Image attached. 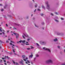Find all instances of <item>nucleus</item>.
I'll return each mask as SVG.
<instances>
[{
  "instance_id": "63",
  "label": "nucleus",
  "mask_w": 65,
  "mask_h": 65,
  "mask_svg": "<svg viewBox=\"0 0 65 65\" xmlns=\"http://www.w3.org/2000/svg\"><path fill=\"white\" fill-rule=\"evenodd\" d=\"M31 64H33V62H31Z\"/></svg>"
},
{
  "instance_id": "41",
  "label": "nucleus",
  "mask_w": 65,
  "mask_h": 65,
  "mask_svg": "<svg viewBox=\"0 0 65 65\" xmlns=\"http://www.w3.org/2000/svg\"><path fill=\"white\" fill-rule=\"evenodd\" d=\"M60 53L61 54H63V52H60Z\"/></svg>"
},
{
  "instance_id": "29",
  "label": "nucleus",
  "mask_w": 65,
  "mask_h": 65,
  "mask_svg": "<svg viewBox=\"0 0 65 65\" xmlns=\"http://www.w3.org/2000/svg\"><path fill=\"white\" fill-rule=\"evenodd\" d=\"M57 34L58 35H60V33L59 32H58V33H57Z\"/></svg>"
},
{
  "instance_id": "57",
  "label": "nucleus",
  "mask_w": 65,
  "mask_h": 65,
  "mask_svg": "<svg viewBox=\"0 0 65 65\" xmlns=\"http://www.w3.org/2000/svg\"><path fill=\"white\" fill-rule=\"evenodd\" d=\"M21 45H23V46H24V45L23 44H21Z\"/></svg>"
},
{
  "instance_id": "61",
  "label": "nucleus",
  "mask_w": 65,
  "mask_h": 65,
  "mask_svg": "<svg viewBox=\"0 0 65 65\" xmlns=\"http://www.w3.org/2000/svg\"><path fill=\"white\" fill-rule=\"evenodd\" d=\"M61 65H65V64H61Z\"/></svg>"
},
{
  "instance_id": "48",
  "label": "nucleus",
  "mask_w": 65,
  "mask_h": 65,
  "mask_svg": "<svg viewBox=\"0 0 65 65\" xmlns=\"http://www.w3.org/2000/svg\"><path fill=\"white\" fill-rule=\"evenodd\" d=\"M0 62H2V60H0Z\"/></svg>"
},
{
  "instance_id": "36",
  "label": "nucleus",
  "mask_w": 65,
  "mask_h": 65,
  "mask_svg": "<svg viewBox=\"0 0 65 65\" xmlns=\"http://www.w3.org/2000/svg\"><path fill=\"white\" fill-rule=\"evenodd\" d=\"M11 42H12V43H14V42H13V41H11Z\"/></svg>"
},
{
  "instance_id": "37",
  "label": "nucleus",
  "mask_w": 65,
  "mask_h": 65,
  "mask_svg": "<svg viewBox=\"0 0 65 65\" xmlns=\"http://www.w3.org/2000/svg\"><path fill=\"white\" fill-rule=\"evenodd\" d=\"M55 14H58V13L57 12H55Z\"/></svg>"
},
{
  "instance_id": "46",
  "label": "nucleus",
  "mask_w": 65,
  "mask_h": 65,
  "mask_svg": "<svg viewBox=\"0 0 65 65\" xmlns=\"http://www.w3.org/2000/svg\"><path fill=\"white\" fill-rule=\"evenodd\" d=\"M36 9H35V10L34 11V12H36Z\"/></svg>"
},
{
  "instance_id": "55",
  "label": "nucleus",
  "mask_w": 65,
  "mask_h": 65,
  "mask_svg": "<svg viewBox=\"0 0 65 65\" xmlns=\"http://www.w3.org/2000/svg\"><path fill=\"white\" fill-rule=\"evenodd\" d=\"M4 17H5V18H6V16H4Z\"/></svg>"
},
{
  "instance_id": "54",
  "label": "nucleus",
  "mask_w": 65,
  "mask_h": 65,
  "mask_svg": "<svg viewBox=\"0 0 65 65\" xmlns=\"http://www.w3.org/2000/svg\"><path fill=\"white\" fill-rule=\"evenodd\" d=\"M28 18L29 17H26V19H28Z\"/></svg>"
},
{
  "instance_id": "1",
  "label": "nucleus",
  "mask_w": 65,
  "mask_h": 65,
  "mask_svg": "<svg viewBox=\"0 0 65 65\" xmlns=\"http://www.w3.org/2000/svg\"><path fill=\"white\" fill-rule=\"evenodd\" d=\"M45 63H46V64H49L50 63H53V61H52V60L49 59L45 61Z\"/></svg>"
},
{
  "instance_id": "52",
  "label": "nucleus",
  "mask_w": 65,
  "mask_h": 65,
  "mask_svg": "<svg viewBox=\"0 0 65 65\" xmlns=\"http://www.w3.org/2000/svg\"><path fill=\"white\" fill-rule=\"evenodd\" d=\"M8 17H11V16L10 15H8Z\"/></svg>"
},
{
  "instance_id": "32",
  "label": "nucleus",
  "mask_w": 65,
  "mask_h": 65,
  "mask_svg": "<svg viewBox=\"0 0 65 65\" xmlns=\"http://www.w3.org/2000/svg\"><path fill=\"white\" fill-rule=\"evenodd\" d=\"M36 58H34V61H35V60H36Z\"/></svg>"
},
{
  "instance_id": "62",
  "label": "nucleus",
  "mask_w": 65,
  "mask_h": 65,
  "mask_svg": "<svg viewBox=\"0 0 65 65\" xmlns=\"http://www.w3.org/2000/svg\"><path fill=\"white\" fill-rule=\"evenodd\" d=\"M17 26H19V24H17Z\"/></svg>"
},
{
  "instance_id": "13",
  "label": "nucleus",
  "mask_w": 65,
  "mask_h": 65,
  "mask_svg": "<svg viewBox=\"0 0 65 65\" xmlns=\"http://www.w3.org/2000/svg\"><path fill=\"white\" fill-rule=\"evenodd\" d=\"M18 18L19 20H22V19H23V18H22L21 17H19Z\"/></svg>"
},
{
  "instance_id": "6",
  "label": "nucleus",
  "mask_w": 65,
  "mask_h": 65,
  "mask_svg": "<svg viewBox=\"0 0 65 65\" xmlns=\"http://www.w3.org/2000/svg\"><path fill=\"white\" fill-rule=\"evenodd\" d=\"M19 63H20V64H21L22 65H25V64L23 63V62H22V61H20Z\"/></svg>"
},
{
  "instance_id": "19",
  "label": "nucleus",
  "mask_w": 65,
  "mask_h": 65,
  "mask_svg": "<svg viewBox=\"0 0 65 65\" xmlns=\"http://www.w3.org/2000/svg\"><path fill=\"white\" fill-rule=\"evenodd\" d=\"M50 14H51V15H52V16H54V14H53V13H51Z\"/></svg>"
},
{
  "instance_id": "31",
  "label": "nucleus",
  "mask_w": 65,
  "mask_h": 65,
  "mask_svg": "<svg viewBox=\"0 0 65 65\" xmlns=\"http://www.w3.org/2000/svg\"><path fill=\"white\" fill-rule=\"evenodd\" d=\"M22 42V40H20V41H19V42L20 43H21Z\"/></svg>"
},
{
  "instance_id": "12",
  "label": "nucleus",
  "mask_w": 65,
  "mask_h": 65,
  "mask_svg": "<svg viewBox=\"0 0 65 65\" xmlns=\"http://www.w3.org/2000/svg\"><path fill=\"white\" fill-rule=\"evenodd\" d=\"M35 26L36 27H37V28H38L39 27V26L36 25V24H35Z\"/></svg>"
},
{
  "instance_id": "35",
  "label": "nucleus",
  "mask_w": 65,
  "mask_h": 65,
  "mask_svg": "<svg viewBox=\"0 0 65 65\" xmlns=\"http://www.w3.org/2000/svg\"><path fill=\"white\" fill-rule=\"evenodd\" d=\"M24 38V39H25V37L23 35L22 36Z\"/></svg>"
},
{
  "instance_id": "42",
  "label": "nucleus",
  "mask_w": 65,
  "mask_h": 65,
  "mask_svg": "<svg viewBox=\"0 0 65 65\" xmlns=\"http://www.w3.org/2000/svg\"><path fill=\"white\" fill-rule=\"evenodd\" d=\"M13 62L14 64H15V62L14 61H13Z\"/></svg>"
},
{
  "instance_id": "26",
  "label": "nucleus",
  "mask_w": 65,
  "mask_h": 65,
  "mask_svg": "<svg viewBox=\"0 0 65 65\" xmlns=\"http://www.w3.org/2000/svg\"><path fill=\"white\" fill-rule=\"evenodd\" d=\"M43 50H45V49H46V48H45V47H44L43 48Z\"/></svg>"
},
{
  "instance_id": "30",
  "label": "nucleus",
  "mask_w": 65,
  "mask_h": 65,
  "mask_svg": "<svg viewBox=\"0 0 65 65\" xmlns=\"http://www.w3.org/2000/svg\"><path fill=\"white\" fill-rule=\"evenodd\" d=\"M44 14H43L42 13L41 14V16H43Z\"/></svg>"
},
{
  "instance_id": "24",
  "label": "nucleus",
  "mask_w": 65,
  "mask_h": 65,
  "mask_svg": "<svg viewBox=\"0 0 65 65\" xmlns=\"http://www.w3.org/2000/svg\"><path fill=\"white\" fill-rule=\"evenodd\" d=\"M42 7L43 8V9H44V7L43 6H42Z\"/></svg>"
},
{
  "instance_id": "50",
  "label": "nucleus",
  "mask_w": 65,
  "mask_h": 65,
  "mask_svg": "<svg viewBox=\"0 0 65 65\" xmlns=\"http://www.w3.org/2000/svg\"><path fill=\"white\" fill-rule=\"evenodd\" d=\"M23 35H24L25 36H26V35L25 34H23Z\"/></svg>"
},
{
  "instance_id": "53",
  "label": "nucleus",
  "mask_w": 65,
  "mask_h": 65,
  "mask_svg": "<svg viewBox=\"0 0 65 65\" xmlns=\"http://www.w3.org/2000/svg\"><path fill=\"white\" fill-rule=\"evenodd\" d=\"M4 62H6V60H4Z\"/></svg>"
},
{
  "instance_id": "16",
  "label": "nucleus",
  "mask_w": 65,
  "mask_h": 65,
  "mask_svg": "<svg viewBox=\"0 0 65 65\" xmlns=\"http://www.w3.org/2000/svg\"><path fill=\"white\" fill-rule=\"evenodd\" d=\"M36 57H39V55L38 54H36Z\"/></svg>"
},
{
  "instance_id": "33",
  "label": "nucleus",
  "mask_w": 65,
  "mask_h": 65,
  "mask_svg": "<svg viewBox=\"0 0 65 65\" xmlns=\"http://www.w3.org/2000/svg\"><path fill=\"white\" fill-rule=\"evenodd\" d=\"M13 33V34H14V35H16L17 34V33Z\"/></svg>"
},
{
  "instance_id": "18",
  "label": "nucleus",
  "mask_w": 65,
  "mask_h": 65,
  "mask_svg": "<svg viewBox=\"0 0 65 65\" xmlns=\"http://www.w3.org/2000/svg\"><path fill=\"white\" fill-rule=\"evenodd\" d=\"M22 57L24 58H24H25V55H23L22 56Z\"/></svg>"
},
{
  "instance_id": "5",
  "label": "nucleus",
  "mask_w": 65,
  "mask_h": 65,
  "mask_svg": "<svg viewBox=\"0 0 65 65\" xmlns=\"http://www.w3.org/2000/svg\"><path fill=\"white\" fill-rule=\"evenodd\" d=\"M12 48H12V50H13V53H15V50H16L15 49H14V47H13V46H12Z\"/></svg>"
},
{
  "instance_id": "49",
  "label": "nucleus",
  "mask_w": 65,
  "mask_h": 65,
  "mask_svg": "<svg viewBox=\"0 0 65 65\" xmlns=\"http://www.w3.org/2000/svg\"><path fill=\"white\" fill-rule=\"evenodd\" d=\"M6 42L7 43H8L9 42V41H6Z\"/></svg>"
},
{
  "instance_id": "8",
  "label": "nucleus",
  "mask_w": 65,
  "mask_h": 65,
  "mask_svg": "<svg viewBox=\"0 0 65 65\" xmlns=\"http://www.w3.org/2000/svg\"><path fill=\"white\" fill-rule=\"evenodd\" d=\"M22 42L24 44H25V42H26V41L25 40H22Z\"/></svg>"
},
{
  "instance_id": "21",
  "label": "nucleus",
  "mask_w": 65,
  "mask_h": 65,
  "mask_svg": "<svg viewBox=\"0 0 65 65\" xmlns=\"http://www.w3.org/2000/svg\"><path fill=\"white\" fill-rule=\"evenodd\" d=\"M56 5H57V6H59V3H57Z\"/></svg>"
},
{
  "instance_id": "2",
  "label": "nucleus",
  "mask_w": 65,
  "mask_h": 65,
  "mask_svg": "<svg viewBox=\"0 0 65 65\" xmlns=\"http://www.w3.org/2000/svg\"><path fill=\"white\" fill-rule=\"evenodd\" d=\"M40 43L42 45H45L46 44V42L45 41H41Z\"/></svg>"
},
{
  "instance_id": "7",
  "label": "nucleus",
  "mask_w": 65,
  "mask_h": 65,
  "mask_svg": "<svg viewBox=\"0 0 65 65\" xmlns=\"http://www.w3.org/2000/svg\"><path fill=\"white\" fill-rule=\"evenodd\" d=\"M16 36L17 39H18V37L19 36V34H18V35H16Z\"/></svg>"
},
{
  "instance_id": "14",
  "label": "nucleus",
  "mask_w": 65,
  "mask_h": 65,
  "mask_svg": "<svg viewBox=\"0 0 65 65\" xmlns=\"http://www.w3.org/2000/svg\"><path fill=\"white\" fill-rule=\"evenodd\" d=\"M2 28L1 27H0V31H1V32H2Z\"/></svg>"
},
{
  "instance_id": "4",
  "label": "nucleus",
  "mask_w": 65,
  "mask_h": 65,
  "mask_svg": "<svg viewBox=\"0 0 65 65\" xmlns=\"http://www.w3.org/2000/svg\"><path fill=\"white\" fill-rule=\"evenodd\" d=\"M45 51H48L50 53H51V50L50 49L48 48H46L45 49Z\"/></svg>"
},
{
  "instance_id": "39",
  "label": "nucleus",
  "mask_w": 65,
  "mask_h": 65,
  "mask_svg": "<svg viewBox=\"0 0 65 65\" xmlns=\"http://www.w3.org/2000/svg\"><path fill=\"white\" fill-rule=\"evenodd\" d=\"M16 65H19V63H18L17 62H16Z\"/></svg>"
},
{
  "instance_id": "60",
  "label": "nucleus",
  "mask_w": 65,
  "mask_h": 65,
  "mask_svg": "<svg viewBox=\"0 0 65 65\" xmlns=\"http://www.w3.org/2000/svg\"><path fill=\"white\" fill-rule=\"evenodd\" d=\"M2 33H3V34H5V33H4V32H2Z\"/></svg>"
},
{
  "instance_id": "28",
  "label": "nucleus",
  "mask_w": 65,
  "mask_h": 65,
  "mask_svg": "<svg viewBox=\"0 0 65 65\" xmlns=\"http://www.w3.org/2000/svg\"><path fill=\"white\" fill-rule=\"evenodd\" d=\"M61 20H64V19L63 18H61Z\"/></svg>"
},
{
  "instance_id": "59",
  "label": "nucleus",
  "mask_w": 65,
  "mask_h": 65,
  "mask_svg": "<svg viewBox=\"0 0 65 65\" xmlns=\"http://www.w3.org/2000/svg\"><path fill=\"white\" fill-rule=\"evenodd\" d=\"M2 58L3 59V60H4V58H3V57H2Z\"/></svg>"
},
{
  "instance_id": "27",
  "label": "nucleus",
  "mask_w": 65,
  "mask_h": 65,
  "mask_svg": "<svg viewBox=\"0 0 65 65\" xmlns=\"http://www.w3.org/2000/svg\"><path fill=\"white\" fill-rule=\"evenodd\" d=\"M17 28H15L14 27H13V30H14V29L17 30Z\"/></svg>"
},
{
  "instance_id": "40",
  "label": "nucleus",
  "mask_w": 65,
  "mask_h": 65,
  "mask_svg": "<svg viewBox=\"0 0 65 65\" xmlns=\"http://www.w3.org/2000/svg\"><path fill=\"white\" fill-rule=\"evenodd\" d=\"M38 11H40V9H38Z\"/></svg>"
},
{
  "instance_id": "47",
  "label": "nucleus",
  "mask_w": 65,
  "mask_h": 65,
  "mask_svg": "<svg viewBox=\"0 0 65 65\" xmlns=\"http://www.w3.org/2000/svg\"><path fill=\"white\" fill-rule=\"evenodd\" d=\"M58 48H60V46H58Z\"/></svg>"
},
{
  "instance_id": "43",
  "label": "nucleus",
  "mask_w": 65,
  "mask_h": 65,
  "mask_svg": "<svg viewBox=\"0 0 65 65\" xmlns=\"http://www.w3.org/2000/svg\"><path fill=\"white\" fill-rule=\"evenodd\" d=\"M27 49L28 50H30V48H27Z\"/></svg>"
},
{
  "instance_id": "9",
  "label": "nucleus",
  "mask_w": 65,
  "mask_h": 65,
  "mask_svg": "<svg viewBox=\"0 0 65 65\" xmlns=\"http://www.w3.org/2000/svg\"><path fill=\"white\" fill-rule=\"evenodd\" d=\"M54 41H55V42L56 41H57L58 40V39L57 38L55 39H54L53 40Z\"/></svg>"
},
{
  "instance_id": "11",
  "label": "nucleus",
  "mask_w": 65,
  "mask_h": 65,
  "mask_svg": "<svg viewBox=\"0 0 65 65\" xmlns=\"http://www.w3.org/2000/svg\"><path fill=\"white\" fill-rule=\"evenodd\" d=\"M28 59L27 57H26V58L25 59H23V60H24L25 61H26V60H27Z\"/></svg>"
},
{
  "instance_id": "58",
  "label": "nucleus",
  "mask_w": 65,
  "mask_h": 65,
  "mask_svg": "<svg viewBox=\"0 0 65 65\" xmlns=\"http://www.w3.org/2000/svg\"><path fill=\"white\" fill-rule=\"evenodd\" d=\"M6 25L7 27H8V25H7V24H6Z\"/></svg>"
},
{
  "instance_id": "44",
  "label": "nucleus",
  "mask_w": 65,
  "mask_h": 65,
  "mask_svg": "<svg viewBox=\"0 0 65 65\" xmlns=\"http://www.w3.org/2000/svg\"><path fill=\"white\" fill-rule=\"evenodd\" d=\"M27 62H28V63H30V62H29V60H27Z\"/></svg>"
},
{
  "instance_id": "23",
  "label": "nucleus",
  "mask_w": 65,
  "mask_h": 65,
  "mask_svg": "<svg viewBox=\"0 0 65 65\" xmlns=\"http://www.w3.org/2000/svg\"><path fill=\"white\" fill-rule=\"evenodd\" d=\"M41 24L42 25H44V22H42Z\"/></svg>"
},
{
  "instance_id": "17",
  "label": "nucleus",
  "mask_w": 65,
  "mask_h": 65,
  "mask_svg": "<svg viewBox=\"0 0 65 65\" xmlns=\"http://www.w3.org/2000/svg\"><path fill=\"white\" fill-rule=\"evenodd\" d=\"M10 45H13V46H15L14 45L12 44V43H10Z\"/></svg>"
},
{
  "instance_id": "64",
  "label": "nucleus",
  "mask_w": 65,
  "mask_h": 65,
  "mask_svg": "<svg viewBox=\"0 0 65 65\" xmlns=\"http://www.w3.org/2000/svg\"><path fill=\"white\" fill-rule=\"evenodd\" d=\"M0 5L1 6H2V4H0Z\"/></svg>"
},
{
  "instance_id": "22",
  "label": "nucleus",
  "mask_w": 65,
  "mask_h": 65,
  "mask_svg": "<svg viewBox=\"0 0 65 65\" xmlns=\"http://www.w3.org/2000/svg\"><path fill=\"white\" fill-rule=\"evenodd\" d=\"M35 7H37V5L36 4V5H35Z\"/></svg>"
},
{
  "instance_id": "10",
  "label": "nucleus",
  "mask_w": 65,
  "mask_h": 65,
  "mask_svg": "<svg viewBox=\"0 0 65 65\" xmlns=\"http://www.w3.org/2000/svg\"><path fill=\"white\" fill-rule=\"evenodd\" d=\"M32 57H33V54L32 53L31 55L29 56V58H32Z\"/></svg>"
},
{
  "instance_id": "51",
  "label": "nucleus",
  "mask_w": 65,
  "mask_h": 65,
  "mask_svg": "<svg viewBox=\"0 0 65 65\" xmlns=\"http://www.w3.org/2000/svg\"><path fill=\"white\" fill-rule=\"evenodd\" d=\"M4 10H3V9H2L1 10L2 11H3Z\"/></svg>"
},
{
  "instance_id": "20",
  "label": "nucleus",
  "mask_w": 65,
  "mask_h": 65,
  "mask_svg": "<svg viewBox=\"0 0 65 65\" xmlns=\"http://www.w3.org/2000/svg\"><path fill=\"white\" fill-rule=\"evenodd\" d=\"M55 21H56V22H59V21H58V20H55Z\"/></svg>"
},
{
  "instance_id": "25",
  "label": "nucleus",
  "mask_w": 65,
  "mask_h": 65,
  "mask_svg": "<svg viewBox=\"0 0 65 65\" xmlns=\"http://www.w3.org/2000/svg\"><path fill=\"white\" fill-rule=\"evenodd\" d=\"M36 44L38 46H39V45L38 44V43H36Z\"/></svg>"
},
{
  "instance_id": "15",
  "label": "nucleus",
  "mask_w": 65,
  "mask_h": 65,
  "mask_svg": "<svg viewBox=\"0 0 65 65\" xmlns=\"http://www.w3.org/2000/svg\"><path fill=\"white\" fill-rule=\"evenodd\" d=\"M6 7H7V5H6L5 6H4V8H5V9H6Z\"/></svg>"
},
{
  "instance_id": "56",
  "label": "nucleus",
  "mask_w": 65,
  "mask_h": 65,
  "mask_svg": "<svg viewBox=\"0 0 65 65\" xmlns=\"http://www.w3.org/2000/svg\"><path fill=\"white\" fill-rule=\"evenodd\" d=\"M4 64H5V65H7V63H4Z\"/></svg>"
},
{
  "instance_id": "3",
  "label": "nucleus",
  "mask_w": 65,
  "mask_h": 65,
  "mask_svg": "<svg viewBox=\"0 0 65 65\" xmlns=\"http://www.w3.org/2000/svg\"><path fill=\"white\" fill-rule=\"evenodd\" d=\"M46 4L47 5V9L49 10L50 9V5L48 4V2H46Z\"/></svg>"
},
{
  "instance_id": "45",
  "label": "nucleus",
  "mask_w": 65,
  "mask_h": 65,
  "mask_svg": "<svg viewBox=\"0 0 65 65\" xmlns=\"http://www.w3.org/2000/svg\"><path fill=\"white\" fill-rule=\"evenodd\" d=\"M33 19L34 20H35V18H33Z\"/></svg>"
},
{
  "instance_id": "34",
  "label": "nucleus",
  "mask_w": 65,
  "mask_h": 65,
  "mask_svg": "<svg viewBox=\"0 0 65 65\" xmlns=\"http://www.w3.org/2000/svg\"><path fill=\"white\" fill-rule=\"evenodd\" d=\"M30 47L31 49H32V48H34V47H32V46H31Z\"/></svg>"
},
{
  "instance_id": "38",
  "label": "nucleus",
  "mask_w": 65,
  "mask_h": 65,
  "mask_svg": "<svg viewBox=\"0 0 65 65\" xmlns=\"http://www.w3.org/2000/svg\"><path fill=\"white\" fill-rule=\"evenodd\" d=\"M30 40V39H27V41L28 42H29V40Z\"/></svg>"
}]
</instances>
